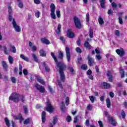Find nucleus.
Segmentation results:
<instances>
[{"label":"nucleus","mask_w":127,"mask_h":127,"mask_svg":"<svg viewBox=\"0 0 127 127\" xmlns=\"http://www.w3.org/2000/svg\"><path fill=\"white\" fill-rule=\"evenodd\" d=\"M51 55L53 58L54 60L55 61L57 66L60 69L59 73L61 76V81H62V82H65V75H64V72L63 71L66 69V65H65L63 63L58 62V60L54 53L51 52Z\"/></svg>","instance_id":"1"},{"label":"nucleus","mask_w":127,"mask_h":127,"mask_svg":"<svg viewBox=\"0 0 127 127\" xmlns=\"http://www.w3.org/2000/svg\"><path fill=\"white\" fill-rule=\"evenodd\" d=\"M19 94L16 93H13L9 97V99L11 101H13L14 103H18L19 102Z\"/></svg>","instance_id":"2"},{"label":"nucleus","mask_w":127,"mask_h":127,"mask_svg":"<svg viewBox=\"0 0 127 127\" xmlns=\"http://www.w3.org/2000/svg\"><path fill=\"white\" fill-rule=\"evenodd\" d=\"M45 110L47 111V112H49L50 114H51L53 111H54V108H53V106H52L50 102H49V101H48L47 102V106L45 108Z\"/></svg>","instance_id":"3"},{"label":"nucleus","mask_w":127,"mask_h":127,"mask_svg":"<svg viewBox=\"0 0 127 127\" xmlns=\"http://www.w3.org/2000/svg\"><path fill=\"white\" fill-rule=\"evenodd\" d=\"M73 20L75 25L77 28H82V24H81V22L80 21V20H79V18H78V17H74L73 18Z\"/></svg>","instance_id":"4"},{"label":"nucleus","mask_w":127,"mask_h":127,"mask_svg":"<svg viewBox=\"0 0 127 127\" xmlns=\"http://www.w3.org/2000/svg\"><path fill=\"white\" fill-rule=\"evenodd\" d=\"M12 24L16 32H20L21 30V29H20V27L17 25V24H16V22L15 21V19L14 18L12 19Z\"/></svg>","instance_id":"5"},{"label":"nucleus","mask_w":127,"mask_h":127,"mask_svg":"<svg viewBox=\"0 0 127 127\" xmlns=\"http://www.w3.org/2000/svg\"><path fill=\"white\" fill-rule=\"evenodd\" d=\"M35 87L38 91L40 92V93H43L45 92V88H44V86H41L39 85V84L37 83Z\"/></svg>","instance_id":"6"},{"label":"nucleus","mask_w":127,"mask_h":127,"mask_svg":"<svg viewBox=\"0 0 127 127\" xmlns=\"http://www.w3.org/2000/svg\"><path fill=\"white\" fill-rule=\"evenodd\" d=\"M65 53L66 55V59L68 62L71 61V54L70 53V49L69 47H65Z\"/></svg>","instance_id":"7"},{"label":"nucleus","mask_w":127,"mask_h":127,"mask_svg":"<svg viewBox=\"0 0 127 127\" xmlns=\"http://www.w3.org/2000/svg\"><path fill=\"white\" fill-rule=\"evenodd\" d=\"M35 78H36L37 81H38V82H39L40 84H42V85H44V84H45V82L44 81V80H43V79H42V78H41V77H40L39 75L35 74Z\"/></svg>","instance_id":"8"},{"label":"nucleus","mask_w":127,"mask_h":127,"mask_svg":"<svg viewBox=\"0 0 127 127\" xmlns=\"http://www.w3.org/2000/svg\"><path fill=\"white\" fill-rule=\"evenodd\" d=\"M116 52L120 57H123L125 55V51L123 49L122 50L117 49L116 50Z\"/></svg>","instance_id":"9"},{"label":"nucleus","mask_w":127,"mask_h":127,"mask_svg":"<svg viewBox=\"0 0 127 127\" xmlns=\"http://www.w3.org/2000/svg\"><path fill=\"white\" fill-rule=\"evenodd\" d=\"M67 35L69 38H74V37H75V35L74 34V33H73V32H72L70 29H68L67 30Z\"/></svg>","instance_id":"10"},{"label":"nucleus","mask_w":127,"mask_h":127,"mask_svg":"<svg viewBox=\"0 0 127 127\" xmlns=\"http://www.w3.org/2000/svg\"><path fill=\"white\" fill-rule=\"evenodd\" d=\"M60 33H61V24H59L56 34V35H60Z\"/></svg>","instance_id":"11"},{"label":"nucleus","mask_w":127,"mask_h":127,"mask_svg":"<svg viewBox=\"0 0 127 127\" xmlns=\"http://www.w3.org/2000/svg\"><path fill=\"white\" fill-rule=\"evenodd\" d=\"M46 113L45 111H43L42 113V123H45V121H46Z\"/></svg>","instance_id":"12"},{"label":"nucleus","mask_w":127,"mask_h":127,"mask_svg":"<svg viewBox=\"0 0 127 127\" xmlns=\"http://www.w3.org/2000/svg\"><path fill=\"white\" fill-rule=\"evenodd\" d=\"M109 122H110L111 124H112V125L114 127H116V126H117V122H116V121L114 120L113 117H111L109 118Z\"/></svg>","instance_id":"13"},{"label":"nucleus","mask_w":127,"mask_h":127,"mask_svg":"<svg viewBox=\"0 0 127 127\" xmlns=\"http://www.w3.org/2000/svg\"><path fill=\"white\" fill-rule=\"evenodd\" d=\"M66 107H65V104L64 102H62L61 104V110L63 113H65V109Z\"/></svg>","instance_id":"14"},{"label":"nucleus","mask_w":127,"mask_h":127,"mask_svg":"<svg viewBox=\"0 0 127 127\" xmlns=\"http://www.w3.org/2000/svg\"><path fill=\"white\" fill-rule=\"evenodd\" d=\"M84 46L85 47H86V48H87V49H89L90 50V49H92V46H91V45H90V44H89V42L88 41H86L84 43Z\"/></svg>","instance_id":"15"},{"label":"nucleus","mask_w":127,"mask_h":127,"mask_svg":"<svg viewBox=\"0 0 127 127\" xmlns=\"http://www.w3.org/2000/svg\"><path fill=\"white\" fill-rule=\"evenodd\" d=\"M2 66L4 70H6L7 68H8V66L7 65V64L5 61L2 62Z\"/></svg>","instance_id":"16"},{"label":"nucleus","mask_w":127,"mask_h":127,"mask_svg":"<svg viewBox=\"0 0 127 127\" xmlns=\"http://www.w3.org/2000/svg\"><path fill=\"white\" fill-rule=\"evenodd\" d=\"M103 86L106 88V89H110V88H111V84L108 82H104L103 83Z\"/></svg>","instance_id":"17"},{"label":"nucleus","mask_w":127,"mask_h":127,"mask_svg":"<svg viewBox=\"0 0 127 127\" xmlns=\"http://www.w3.org/2000/svg\"><path fill=\"white\" fill-rule=\"evenodd\" d=\"M88 64L89 66H92L93 65V58L90 57L89 56H88Z\"/></svg>","instance_id":"18"},{"label":"nucleus","mask_w":127,"mask_h":127,"mask_svg":"<svg viewBox=\"0 0 127 127\" xmlns=\"http://www.w3.org/2000/svg\"><path fill=\"white\" fill-rule=\"evenodd\" d=\"M10 51H11V52H12V53H16V48H15V46H11Z\"/></svg>","instance_id":"19"},{"label":"nucleus","mask_w":127,"mask_h":127,"mask_svg":"<svg viewBox=\"0 0 127 127\" xmlns=\"http://www.w3.org/2000/svg\"><path fill=\"white\" fill-rule=\"evenodd\" d=\"M98 22L99 23L100 25L101 26L103 25L104 23H105V21H104L103 18H102L101 17H99Z\"/></svg>","instance_id":"20"},{"label":"nucleus","mask_w":127,"mask_h":127,"mask_svg":"<svg viewBox=\"0 0 127 127\" xmlns=\"http://www.w3.org/2000/svg\"><path fill=\"white\" fill-rule=\"evenodd\" d=\"M100 5L102 8H105V4L106 3V0H99Z\"/></svg>","instance_id":"21"},{"label":"nucleus","mask_w":127,"mask_h":127,"mask_svg":"<svg viewBox=\"0 0 127 127\" xmlns=\"http://www.w3.org/2000/svg\"><path fill=\"white\" fill-rule=\"evenodd\" d=\"M20 57L21 59L24 60V61H26L27 62L29 61V59H28V58L27 57H24V55H20Z\"/></svg>","instance_id":"22"},{"label":"nucleus","mask_w":127,"mask_h":127,"mask_svg":"<svg viewBox=\"0 0 127 127\" xmlns=\"http://www.w3.org/2000/svg\"><path fill=\"white\" fill-rule=\"evenodd\" d=\"M8 60L10 64H13V61H14V60H13V58H12L11 56H8Z\"/></svg>","instance_id":"23"},{"label":"nucleus","mask_w":127,"mask_h":127,"mask_svg":"<svg viewBox=\"0 0 127 127\" xmlns=\"http://www.w3.org/2000/svg\"><path fill=\"white\" fill-rule=\"evenodd\" d=\"M41 41L43 43H45V44H50L49 40L43 38L41 39Z\"/></svg>","instance_id":"24"},{"label":"nucleus","mask_w":127,"mask_h":127,"mask_svg":"<svg viewBox=\"0 0 127 127\" xmlns=\"http://www.w3.org/2000/svg\"><path fill=\"white\" fill-rule=\"evenodd\" d=\"M58 54H59V58L60 59H61V60H63V57H64L63 53H62V52L60 51L58 52Z\"/></svg>","instance_id":"25"},{"label":"nucleus","mask_w":127,"mask_h":127,"mask_svg":"<svg viewBox=\"0 0 127 127\" xmlns=\"http://www.w3.org/2000/svg\"><path fill=\"white\" fill-rule=\"evenodd\" d=\"M3 51H4V54H5L6 55H7V54H8L9 52V51H8V50L7 49V48H6V46H3Z\"/></svg>","instance_id":"26"},{"label":"nucleus","mask_w":127,"mask_h":127,"mask_svg":"<svg viewBox=\"0 0 127 127\" xmlns=\"http://www.w3.org/2000/svg\"><path fill=\"white\" fill-rule=\"evenodd\" d=\"M51 12H55V5L53 3L51 4Z\"/></svg>","instance_id":"27"},{"label":"nucleus","mask_w":127,"mask_h":127,"mask_svg":"<svg viewBox=\"0 0 127 127\" xmlns=\"http://www.w3.org/2000/svg\"><path fill=\"white\" fill-rule=\"evenodd\" d=\"M39 53H40L41 56H42L43 57H45V56H46V53L43 50H40L39 51Z\"/></svg>","instance_id":"28"},{"label":"nucleus","mask_w":127,"mask_h":127,"mask_svg":"<svg viewBox=\"0 0 127 127\" xmlns=\"http://www.w3.org/2000/svg\"><path fill=\"white\" fill-rule=\"evenodd\" d=\"M106 104L107 108H111V100L109 98H107Z\"/></svg>","instance_id":"29"},{"label":"nucleus","mask_w":127,"mask_h":127,"mask_svg":"<svg viewBox=\"0 0 127 127\" xmlns=\"http://www.w3.org/2000/svg\"><path fill=\"white\" fill-rule=\"evenodd\" d=\"M5 123L6 124V125L7 126V127H10V124H9V120H8V119L7 118H5L4 119Z\"/></svg>","instance_id":"30"},{"label":"nucleus","mask_w":127,"mask_h":127,"mask_svg":"<svg viewBox=\"0 0 127 127\" xmlns=\"http://www.w3.org/2000/svg\"><path fill=\"white\" fill-rule=\"evenodd\" d=\"M15 120H19L20 121H23V118H22V116L21 114H20L18 117H16L14 118Z\"/></svg>","instance_id":"31"},{"label":"nucleus","mask_w":127,"mask_h":127,"mask_svg":"<svg viewBox=\"0 0 127 127\" xmlns=\"http://www.w3.org/2000/svg\"><path fill=\"white\" fill-rule=\"evenodd\" d=\"M93 35H94V32L93 31V30L92 29H90L89 37H90V38H93Z\"/></svg>","instance_id":"32"},{"label":"nucleus","mask_w":127,"mask_h":127,"mask_svg":"<svg viewBox=\"0 0 127 127\" xmlns=\"http://www.w3.org/2000/svg\"><path fill=\"white\" fill-rule=\"evenodd\" d=\"M32 57L35 62H38V59H37V56H36V54H32Z\"/></svg>","instance_id":"33"},{"label":"nucleus","mask_w":127,"mask_h":127,"mask_svg":"<svg viewBox=\"0 0 127 127\" xmlns=\"http://www.w3.org/2000/svg\"><path fill=\"white\" fill-rule=\"evenodd\" d=\"M55 12H51V16L53 19H56V15H55Z\"/></svg>","instance_id":"34"},{"label":"nucleus","mask_w":127,"mask_h":127,"mask_svg":"<svg viewBox=\"0 0 127 127\" xmlns=\"http://www.w3.org/2000/svg\"><path fill=\"white\" fill-rule=\"evenodd\" d=\"M30 118H28L27 119L25 120L24 122V125H28V124H30L31 122Z\"/></svg>","instance_id":"35"},{"label":"nucleus","mask_w":127,"mask_h":127,"mask_svg":"<svg viewBox=\"0 0 127 127\" xmlns=\"http://www.w3.org/2000/svg\"><path fill=\"white\" fill-rule=\"evenodd\" d=\"M23 109H24V112L25 115H27V114H28L27 106H23Z\"/></svg>","instance_id":"36"},{"label":"nucleus","mask_w":127,"mask_h":127,"mask_svg":"<svg viewBox=\"0 0 127 127\" xmlns=\"http://www.w3.org/2000/svg\"><path fill=\"white\" fill-rule=\"evenodd\" d=\"M76 52H77V53H79L81 54L82 53V52H83V51H82V49H81V48H80V47H77L75 49Z\"/></svg>","instance_id":"37"},{"label":"nucleus","mask_w":127,"mask_h":127,"mask_svg":"<svg viewBox=\"0 0 127 127\" xmlns=\"http://www.w3.org/2000/svg\"><path fill=\"white\" fill-rule=\"evenodd\" d=\"M57 116H55V117H54V119L53 120V125H56V123H57Z\"/></svg>","instance_id":"38"},{"label":"nucleus","mask_w":127,"mask_h":127,"mask_svg":"<svg viewBox=\"0 0 127 127\" xmlns=\"http://www.w3.org/2000/svg\"><path fill=\"white\" fill-rule=\"evenodd\" d=\"M86 19L87 22H89V21L90 20V14L89 13H87L86 14Z\"/></svg>","instance_id":"39"},{"label":"nucleus","mask_w":127,"mask_h":127,"mask_svg":"<svg viewBox=\"0 0 127 127\" xmlns=\"http://www.w3.org/2000/svg\"><path fill=\"white\" fill-rule=\"evenodd\" d=\"M120 74L121 75V78H124V77H125V71H124V69H121L120 70Z\"/></svg>","instance_id":"40"},{"label":"nucleus","mask_w":127,"mask_h":127,"mask_svg":"<svg viewBox=\"0 0 127 127\" xmlns=\"http://www.w3.org/2000/svg\"><path fill=\"white\" fill-rule=\"evenodd\" d=\"M112 7H113V9H116V8H117V6H118V5L115 2H113L112 3Z\"/></svg>","instance_id":"41"},{"label":"nucleus","mask_w":127,"mask_h":127,"mask_svg":"<svg viewBox=\"0 0 127 127\" xmlns=\"http://www.w3.org/2000/svg\"><path fill=\"white\" fill-rule=\"evenodd\" d=\"M81 69H82V70H87V69H88V66H87V64H83L81 66Z\"/></svg>","instance_id":"42"},{"label":"nucleus","mask_w":127,"mask_h":127,"mask_svg":"<svg viewBox=\"0 0 127 127\" xmlns=\"http://www.w3.org/2000/svg\"><path fill=\"white\" fill-rule=\"evenodd\" d=\"M19 2V4H18V6L19 7H20V8H22V7H23V3L20 0V1Z\"/></svg>","instance_id":"43"},{"label":"nucleus","mask_w":127,"mask_h":127,"mask_svg":"<svg viewBox=\"0 0 127 127\" xmlns=\"http://www.w3.org/2000/svg\"><path fill=\"white\" fill-rule=\"evenodd\" d=\"M71 121H72V118L71 117V116H67L66 118V122H67V123H70Z\"/></svg>","instance_id":"44"},{"label":"nucleus","mask_w":127,"mask_h":127,"mask_svg":"<svg viewBox=\"0 0 127 127\" xmlns=\"http://www.w3.org/2000/svg\"><path fill=\"white\" fill-rule=\"evenodd\" d=\"M89 99L91 102V103H94L95 102V98L93 96H89Z\"/></svg>","instance_id":"45"},{"label":"nucleus","mask_w":127,"mask_h":127,"mask_svg":"<svg viewBox=\"0 0 127 127\" xmlns=\"http://www.w3.org/2000/svg\"><path fill=\"white\" fill-rule=\"evenodd\" d=\"M115 34L116 36L119 37L121 35V33H120V31L117 30L115 31Z\"/></svg>","instance_id":"46"},{"label":"nucleus","mask_w":127,"mask_h":127,"mask_svg":"<svg viewBox=\"0 0 127 127\" xmlns=\"http://www.w3.org/2000/svg\"><path fill=\"white\" fill-rule=\"evenodd\" d=\"M108 14L110 15H113L114 13V11L112 10V9H109L108 12H107Z\"/></svg>","instance_id":"47"},{"label":"nucleus","mask_w":127,"mask_h":127,"mask_svg":"<svg viewBox=\"0 0 127 127\" xmlns=\"http://www.w3.org/2000/svg\"><path fill=\"white\" fill-rule=\"evenodd\" d=\"M57 82L61 89H62L63 88V86H62V83H61V81H60L59 80H57Z\"/></svg>","instance_id":"48"},{"label":"nucleus","mask_w":127,"mask_h":127,"mask_svg":"<svg viewBox=\"0 0 127 127\" xmlns=\"http://www.w3.org/2000/svg\"><path fill=\"white\" fill-rule=\"evenodd\" d=\"M69 102H70V100H69V97H66L65 98V105H66V106H68V105H69Z\"/></svg>","instance_id":"49"},{"label":"nucleus","mask_w":127,"mask_h":127,"mask_svg":"<svg viewBox=\"0 0 127 127\" xmlns=\"http://www.w3.org/2000/svg\"><path fill=\"white\" fill-rule=\"evenodd\" d=\"M23 73L25 76H27V75H28V71L26 69H23Z\"/></svg>","instance_id":"50"},{"label":"nucleus","mask_w":127,"mask_h":127,"mask_svg":"<svg viewBox=\"0 0 127 127\" xmlns=\"http://www.w3.org/2000/svg\"><path fill=\"white\" fill-rule=\"evenodd\" d=\"M121 115L122 116L123 119H125V118H126V113L125 112V111H122Z\"/></svg>","instance_id":"51"},{"label":"nucleus","mask_w":127,"mask_h":127,"mask_svg":"<svg viewBox=\"0 0 127 127\" xmlns=\"http://www.w3.org/2000/svg\"><path fill=\"white\" fill-rule=\"evenodd\" d=\"M119 21L120 24H123V23H124V21H123V19H122V17L121 16L119 17Z\"/></svg>","instance_id":"52"},{"label":"nucleus","mask_w":127,"mask_h":127,"mask_svg":"<svg viewBox=\"0 0 127 127\" xmlns=\"http://www.w3.org/2000/svg\"><path fill=\"white\" fill-rule=\"evenodd\" d=\"M11 80L12 82L13 83H16V79L15 77H11Z\"/></svg>","instance_id":"53"},{"label":"nucleus","mask_w":127,"mask_h":127,"mask_svg":"<svg viewBox=\"0 0 127 127\" xmlns=\"http://www.w3.org/2000/svg\"><path fill=\"white\" fill-rule=\"evenodd\" d=\"M92 105L89 104L87 107V110H88V111H91V110H92Z\"/></svg>","instance_id":"54"},{"label":"nucleus","mask_w":127,"mask_h":127,"mask_svg":"<svg viewBox=\"0 0 127 127\" xmlns=\"http://www.w3.org/2000/svg\"><path fill=\"white\" fill-rule=\"evenodd\" d=\"M8 10L9 14H11V12H12V10H11V6H9L8 7Z\"/></svg>","instance_id":"55"},{"label":"nucleus","mask_w":127,"mask_h":127,"mask_svg":"<svg viewBox=\"0 0 127 127\" xmlns=\"http://www.w3.org/2000/svg\"><path fill=\"white\" fill-rule=\"evenodd\" d=\"M98 124L99 125L100 127H104V125H103V122L101 121L98 122Z\"/></svg>","instance_id":"56"},{"label":"nucleus","mask_w":127,"mask_h":127,"mask_svg":"<svg viewBox=\"0 0 127 127\" xmlns=\"http://www.w3.org/2000/svg\"><path fill=\"white\" fill-rule=\"evenodd\" d=\"M45 69L46 72H49L50 71V68L47 66H45Z\"/></svg>","instance_id":"57"},{"label":"nucleus","mask_w":127,"mask_h":127,"mask_svg":"<svg viewBox=\"0 0 127 127\" xmlns=\"http://www.w3.org/2000/svg\"><path fill=\"white\" fill-rule=\"evenodd\" d=\"M77 45L78 46H80V45H81V39H78L77 41Z\"/></svg>","instance_id":"58"},{"label":"nucleus","mask_w":127,"mask_h":127,"mask_svg":"<svg viewBox=\"0 0 127 127\" xmlns=\"http://www.w3.org/2000/svg\"><path fill=\"white\" fill-rule=\"evenodd\" d=\"M56 13H57V16H58L59 18L61 16L60 11L59 10L57 11Z\"/></svg>","instance_id":"59"},{"label":"nucleus","mask_w":127,"mask_h":127,"mask_svg":"<svg viewBox=\"0 0 127 127\" xmlns=\"http://www.w3.org/2000/svg\"><path fill=\"white\" fill-rule=\"evenodd\" d=\"M8 19L9 21H11L12 20V16L11 15V14H9Z\"/></svg>","instance_id":"60"},{"label":"nucleus","mask_w":127,"mask_h":127,"mask_svg":"<svg viewBox=\"0 0 127 127\" xmlns=\"http://www.w3.org/2000/svg\"><path fill=\"white\" fill-rule=\"evenodd\" d=\"M40 14V12H37L35 13V16L37 17V18H39V16Z\"/></svg>","instance_id":"61"},{"label":"nucleus","mask_w":127,"mask_h":127,"mask_svg":"<svg viewBox=\"0 0 127 127\" xmlns=\"http://www.w3.org/2000/svg\"><path fill=\"white\" fill-rule=\"evenodd\" d=\"M34 1L36 4H39V3L41 2L40 0H34Z\"/></svg>","instance_id":"62"},{"label":"nucleus","mask_w":127,"mask_h":127,"mask_svg":"<svg viewBox=\"0 0 127 127\" xmlns=\"http://www.w3.org/2000/svg\"><path fill=\"white\" fill-rule=\"evenodd\" d=\"M87 75H91L92 74V70L91 69H89L87 71Z\"/></svg>","instance_id":"63"},{"label":"nucleus","mask_w":127,"mask_h":127,"mask_svg":"<svg viewBox=\"0 0 127 127\" xmlns=\"http://www.w3.org/2000/svg\"><path fill=\"white\" fill-rule=\"evenodd\" d=\"M109 95L111 98H114V97L115 96V94L112 92L110 93Z\"/></svg>","instance_id":"64"}]
</instances>
